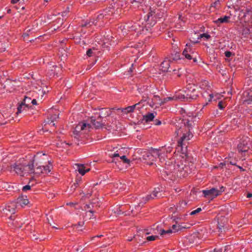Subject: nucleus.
<instances>
[{
  "instance_id": "obj_27",
  "label": "nucleus",
  "mask_w": 252,
  "mask_h": 252,
  "mask_svg": "<svg viewBox=\"0 0 252 252\" xmlns=\"http://www.w3.org/2000/svg\"><path fill=\"white\" fill-rule=\"evenodd\" d=\"M155 116L153 113H148L145 115L143 116V120L145 121L146 123H148L153 121Z\"/></svg>"
},
{
  "instance_id": "obj_41",
  "label": "nucleus",
  "mask_w": 252,
  "mask_h": 252,
  "mask_svg": "<svg viewBox=\"0 0 252 252\" xmlns=\"http://www.w3.org/2000/svg\"><path fill=\"white\" fill-rule=\"evenodd\" d=\"M132 106H135L134 107V110L137 109L139 110L140 108H142V106L141 105V102H139L136 104H135L134 105H133Z\"/></svg>"
},
{
  "instance_id": "obj_18",
  "label": "nucleus",
  "mask_w": 252,
  "mask_h": 252,
  "mask_svg": "<svg viewBox=\"0 0 252 252\" xmlns=\"http://www.w3.org/2000/svg\"><path fill=\"white\" fill-rule=\"evenodd\" d=\"M59 115L58 113L57 114H49L47 120L45 121L44 126L51 124L52 126H54L55 125L54 122L59 118Z\"/></svg>"
},
{
  "instance_id": "obj_5",
  "label": "nucleus",
  "mask_w": 252,
  "mask_h": 252,
  "mask_svg": "<svg viewBox=\"0 0 252 252\" xmlns=\"http://www.w3.org/2000/svg\"><path fill=\"white\" fill-rule=\"evenodd\" d=\"M197 96L198 92L196 90L195 86L189 84L185 90L179 92L178 97L179 100L189 101L192 99H195Z\"/></svg>"
},
{
  "instance_id": "obj_40",
  "label": "nucleus",
  "mask_w": 252,
  "mask_h": 252,
  "mask_svg": "<svg viewBox=\"0 0 252 252\" xmlns=\"http://www.w3.org/2000/svg\"><path fill=\"white\" fill-rule=\"evenodd\" d=\"M120 158L123 160L124 163L129 164L130 163L129 159H127L126 156H123L120 157Z\"/></svg>"
},
{
  "instance_id": "obj_42",
  "label": "nucleus",
  "mask_w": 252,
  "mask_h": 252,
  "mask_svg": "<svg viewBox=\"0 0 252 252\" xmlns=\"http://www.w3.org/2000/svg\"><path fill=\"white\" fill-rule=\"evenodd\" d=\"M180 207H182L183 208L184 206H186L187 205V202L185 200H182L179 202Z\"/></svg>"
},
{
  "instance_id": "obj_6",
  "label": "nucleus",
  "mask_w": 252,
  "mask_h": 252,
  "mask_svg": "<svg viewBox=\"0 0 252 252\" xmlns=\"http://www.w3.org/2000/svg\"><path fill=\"white\" fill-rule=\"evenodd\" d=\"M166 11L164 9H155L153 11L150 8V11L147 14V18H145L146 26L148 28L153 27L157 23L154 18H161L165 15Z\"/></svg>"
},
{
  "instance_id": "obj_13",
  "label": "nucleus",
  "mask_w": 252,
  "mask_h": 252,
  "mask_svg": "<svg viewBox=\"0 0 252 252\" xmlns=\"http://www.w3.org/2000/svg\"><path fill=\"white\" fill-rule=\"evenodd\" d=\"M24 171L25 175H27L28 174H33L35 175H37L36 173V169L34 167L33 165L32 164L31 160H30L28 164H25L24 163Z\"/></svg>"
},
{
  "instance_id": "obj_3",
  "label": "nucleus",
  "mask_w": 252,
  "mask_h": 252,
  "mask_svg": "<svg viewBox=\"0 0 252 252\" xmlns=\"http://www.w3.org/2000/svg\"><path fill=\"white\" fill-rule=\"evenodd\" d=\"M16 208V203L15 202L8 203L1 211V217L6 221L9 226L20 228L22 226V223L18 222L15 215Z\"/></svg>"
},
{
  "instance_id": "obj_37",
  "label": "nucleus",
  "mask_w": 252,
  "mask_h": 252,
  "mask_svg": "<svg viewBox=\"0 0 252 252\" xmlns=\"http://www.w3.org/2000/svg\"><path fill=\"white\" fill-rule=\"evenodd\" d=\"M242 33L243 35H248L250 33V29L247 27H244L242 31Z\"/></svg>"
},
{
  "instance_id": "obj_20",
  "label": "nucleus",
  "mask_w": 252,
  "mask_h": 252,
  "mask_svg": "<svg viewBox=\"0 0 252 252\" xmlns=\"http://www.w3.org/2000/svg\"><path fill=\"white\" fill-rule=\"evenodd\" d=\"M170 62L171 61L168 58H166L161 63L160 67L161 70L164 72L170 71L169 70V67L170 66Z\"/></svg>"
},
{
  "instance_id": "obj_17",
  "label": "nucleus",
  "mask_w": 252,
  "mask_h": 252,
  "mask_svg": "<svg viewBox=\"0 0 252 252\" xmlns=\"http://www.w3.org/2000/svg\"><path fill=\"white\" fill-rule=\"evenodd\" d=\"M15 202L16 203V205H18L22 207H24L26 205H28L29 204V201L27 198V196L23 195L19 196L16 199V202Z\"/></svg>"
},
{
  "instance_id": "obj_33",
  "label": "nucleus",
  "mask_w": 252,
  "mask_h": 252,
  "mask_svg": "<svg viewBox=\"0 0 252 252\" xmlns=\"http://www.w3.org/2000/svg\"><path fill=\"white\" fill-rule=\"evenodd\" d=\"M159 231H160V235L161 236H163L164 235L166 234H169L173 232V230L171 229H169L167 230H165L164 229H159Z\"/></svg>"
},
{
  "instance_id": "obj_47",
  "label": "nucleus",
  "mask_w": 252,
  "mask_h": 252,
  "mask_svg": "<svg viewBox=\"0 0 252 252\" xmlns=\"http://www.w3.org/2000/svg\"><path fill=\"white\" fill-rule=\"evenodd\" d=\"M225 188L223 186H221V187H220V189H218L219 195H220L222 192H224L225 190Z\"/></svg>"
},
{
  "instance_id": "obj_29",
  "label": "nucleus",
  "mask_w": 252,
  "mask_h": 252,
  "mask_svg": "<svg viewBox=\"0 0 252 252\" xmlns=\"http://www.w3.org/2000/svg\"><path fill=\"white\" fill-rule=\"evenodd\" d=\"M134 107L135 106H129L126 107L122 108L121 111L122 112L125 114H128L129 113H131L134 112Z\"/></svg>"
},
{
  "instance_id": "obj_4",
  "label": "nucleus",
  "mask_w": 252,
  "mask_h": 252,
  "mask_svg": "<svg viewBox=\"0 0 252 252\" xmlns=\"http://www.w3.org/2000/svg\"><path fill=\"white\" fill-rule=\"evenodd\" d=\"M164 161H165V172H166L167 174L177 171H179L180 172L184 171L185 173L183 174V176H186L191 173V171L189 170H188L189 167L188 166L184 165V166L180 167V165L176 164L174 158H167V160H165Z\"/></svg>"
},
{
  "instance_id": "obj_60",
  "label": "nucleus",
  "mask_w": 252,
  "mask_h": 252,
  "mask_svg": "<svg viewBox=\"0 0 252 252\" xmlns=\"http://www.w3.org/2000/svg\"><path fill=\"white\" fill-rule=\"evenodd\" d=\"M31 103L33 105H36L37 104L36 100L35 99H33L31 101Z\"/></svg>"
},
{
  "instance_id": "obj_38",
  "label": "nucleus",
  "mask_w": 252,
  "mask_h": 252,
  "mask_svg": "<svg viewBox=\"0 0 252 252\" xmlns=\"http://www.w3.org/2000/svg\"><path fill=\"white\" fill-rule=\"evenodd\" d=\"M201 210H202V209H201V208H198L196 210L191 212L189 213V215H191V216L196 215V214H197V213H199L200 212H201Z\"/></svg>"
},
{
  "instance_id": "obj_25",
  "label": "nucleus",
  "mask_w": 252,
  "mask_h": 252,
  "mask_svg": "<svg viewBox=\"0 0 252 252\" xmlns=\"http://www.w3.org/2000/svg\"><path fill=\"white\" fill-rule=\"evenodd\" d=\"M77 166L78 171L82 175H84L86 173L90 170V168H86V166L84 164H77Z\"/></svg>"
},
{
  "instance_id": "obj_51",
  "label": "nucleus",
  "mask_w": 252,
  "mask_h": 252,
  "mask_svg": "<svg viewBox=\"0 0 252 252\" xmlns=\"http://www.w3.org/2000/svg\"><path fill=\"white\" fill-rule=\"evenodd\" d=\"M93 50L92 49H89L87 51V56H88L89 57H91L93 56Z\"/></svg>"
},
{
  "instance_id": "obj_49",
  "label": "nucleus",
  "mask_w": 252,
  "mask_h": 252,
  "mask_svg": "<svg viewBox=\"0 0 252 252\" xmlns=\"http://www.w3.org/2000/svg\"><path fill=\"white\" fill-rule=\"evenodd\" d=\"M189 228V226H187L186 225L184 226L182 224H180V225H178V230H181L183 228Z\"/></svg>"
},
{
  "instance_id": "obj_23",
  "label": "nucleus",
  "mask_w": 252,
  "mask_h": 252,
  "mask_svg": "<svg viewBox=\"0 0 252 252\" xmlns=\"http://www.w3.org/2000/svg\"><path fill=\"white\" fill-rule=\"evenodd\" d=\"M87 126H88V128L91 127L90 124H87L86 123L83 122H80L76 126L73 132L75 134L76 132H80V131L84 130Z\"/></svg>"
},
{
  "instance_id": "obj_2",
  "label": "nucleus",
  "mask_w": 252,
  "mask_h": 252,
  "mask_svg": "<svg viewBox=\"0 0 252 252\" xmlns=\"http://www.w3.org/2000/svg\"><path fill=\"white\" fill-rule=\"evenodd\" d=\"M190 119L183 118L181 120V125H176L175 133L177 136L182 134L180 139L178 141V146L183 147L185 145L190 138L193 136V134L190 132V130L193 126L192 117H189Z\"/></svg>"
},
{
  "instance_id": "obj_64",
  "label": "nucleus",
  "mask_w": 252,
  "mask_h": 252,
  "mask_svg": "<svg viewBox=\"0 0 252 252\" xmlns=\"http://www.w3.org/2000/svg\"><path fill=\"white\" fill-rule=\"evenodd\" d=\"M117 213L118 214V215H120V214H123V212L121 211V210H117L116 211Z\"/></svg>"
},
{
  "instance_id": "obj_28",
  "label": "nucleus",
  "mask_w": 252,
  "mask_h": 252,
  "mask_svg": "<svg viewBox=\"0 0 252 252\" xmlns=\"http://www.w3.org/2000/svg\"><path fill=\"white\" fill-rule=\"evenodd\" d=\"M178 95H179V93L176 94L173 97H165L161 101V104H163L166 103L167 101H169L179 99V98L178 97Z\"/></svg>"
},
{
  "instance_id": "obj_50",
  "label": "nucleus",
  "mask_w": 252,
  "mask_h": 252,
  "mask_svg": "<svg viewBox=\"0 0 252 252\" xmlns=\"http://www.w3.org/2000/svg\"><path fill=\"white\" fill-rule=\"evenodd\" d=\"M219 223V222H218ZM218 228H219V231L220 233L222 232V230H224V225H220V224H218Z\"/></svg>"
},
{
  "instance_id": "obj_11",
  "label": "nucleus",
  "mask_w": 252,
  "mask_h": 252,
  "mask_svg": "<svg viewBox=\"0 0 252 252\" xmlns=\"http://www.w3.org/2000/svg\"><path fill=\"white\" fill-rule=\"evenodd\" d=\"M249 149L247 142L245 140H242L237 145L238 151L242 157L246 156V153L248 152Z\"/></svg>"
},
{
  "instance_id": "obj_39",
  "label": "nucleus",
  "mask_w": 252,
  "mask_h": 252,
  "mask_svg": "<svg viewBox=\"0 0 252 252\" xmlns=\"http://www.w3.org/2000/svg\"><path fill=\"white\" fill-rule=\"evenodd\" d=\"M158 237L157 235H152L147 237V240L149 241L155 240Z\"/></svg>"
},
{
  "instance_id": "obj_52",
  "label": "nucleus",
  "mask_w": 252,
  "mask_h": 252,
  "mask_svg": "<svg viewBox=\"0 0 252 252\" xmlns=\"http://www.w3.org/2000/svg\"><path fill=\"white\" fill-rule=\"evenodd\" d=\"M224 54L225 57L229 58L232 56V53L230 51H227L225 52Z\"/></svg>"
},
{
  "instance_id": "obj_46",
  "label": "nucleus",
  "mask_w": 252,
  "mask_h": 252,
  "mask_svg": "<svg viewBox=\"0 0 252 252\" xmlns=\"http://www.w3.org/2000/svg\"><path fill=\"white\" fill-rule=\"evenodd\" d=\"M164 147H165V150H166V152L168 154H170L172 151V148L170 146H169L168 147H166L165 146H164Z\"/></svg>"
},
{
  "instance_id": "obj_58",
  "label": "nucleus",
  "mask_w": 252,
  "mask_h": 252,
  "mask_svg": "<svg viewBox=\"0 0 252 252\" xmlns=\"http://www.w3.org/2000/svg\"><path fill=\"white\" fill-rule=\"evenodd\" d=\"M103 237V235H96V236H94V237H92L91 238V240H93L95 238H101Z\"/></svg>"
},
{
  "instance_id": "obj_57",
  "label": "nucleus",
  "mask_w": 252,
  "mask_h": 252,
  "mask_svg": "<svg viewBox=\"0 0 252 252\" xmlns=\"http://www.w3.org/2000/svg\"><path fill=\"white\" fill-rule=\"evenodd\" d=\"M208 96H209L208 101H211L212 100V99L213 97V94H208Z\"/></svg>"
},
{
  "instance_id": "obj_1",
  "label": "nucleus",
  "mask_w": 252,
  "mask_h": 252,
  "mask_svg": "<svg viewBox=\"0 0 252 252\" xmlns=\"http://www.w3.org/2000/svg\"><path fill=\"white\" fill-rule=\"evenodd\" d=\"M30 160L36 169L37 175L48 174L53 169L52 163L48 160V156L45 154L38 152Z\"/></svg>"
},
{
  "instance_id": "obj_55",
  "label": "nucleus",
  "mask_w": 252,
  "mask_h": 252,
  "mask_svg": "<svg viewBox=\"0 0 252 252\" xmlns=\"http://www.w3.org/2000/svg\"><path fill=\"white\" fill-rule=\"evenodd\" d=\"M84 224V222H78L77 224H75V226H77V228H78V226H82Z\"/></svg>"
},
{
  "instance_id": "obj_16",
  "label": "nucleus",
  "mask_w": 252,
  "mask_h": 252,
  "mask_svg": "<svg viewBox=\"0 0 252 252\" xmlns=\"http://www.w3.org/2000/svg\"><path fill=\"white\" fill-rule=\"evenodd\" d=\"M147 157L152 161L155 160L157 158L159 159V148L156 149L151 148L148 152Z\"/></svg>"
},
{
  "instance_id": "obj_30",
  "label": "nucleus",
  "mask_w": 252,
  "mask_h": 252,
  "mask_svg": "<svg viewBox=\"0 0 252 252\" xmlns=\"http://www.w3.org/2000/svg\"><path fill=\"white\" fill-rule=\"evenodd\" d=\"M93 20H87L81 24V26L82 27H86L89 28L91 26H92L93 25H94V24H92Z\"/></svg>"
},
{
  "instance_id": "obj_24",
  "label": "nucleus",
  "mask_w": 252,
  "mask_h": 252,
  "mask_svg": "<svg viewBox=\"0 0 252 252\" xmlns=\"http://www.w3.org/2000/svg\"><path fill=\"white\" fill-rule=\"evenodd\" d=\"M98 113V116H100L102 119H105L107 117L109 116L110 114V111L107 110L106 108H103L100 110V112Z\"/></svg>"
},
{
  "instance_id": "obj_15",
  "label": "nucleus",
  "mask_w": 252,
  "mask_h": 252,
  "mask_svg": "<svg viewBox=\"0 0 252 252\" xmlns=\"http://www.w3.org/2000/svg\"><path fill=\"white\" fill-rule=\"evenodd\" d=\"M10 117V113L7 110H3L0 112V126L5 125L9 121L8 119Z\"/></svg>"
},
{
  "instance_id": "obj_59",
  "label": "nucleus",
  "mask_w": 252,
  "mask_h": 252,
  "mask_svg": "<svg viewBox=\"0 0 252 252\" xmlns=\"http://www.w3.org/2000/svg\"><path fill=\"white\" fill-rule=\"evenodd\" d=\"M88 212L92 214V215L90 216V219L94 217V211L92 210H90L88 211Z\"/></svg>"
},
{
  "instance_id": "obj_7",
  "label": "nucleus",
  "mask_w": 252,
  "mask_h": 252,
  "mask_svg": "<svg viewBox=\"0 0 252 252\" xmlns=\"http://www.w3.org/2000/svg\"><path fill=\"white\" fill-rule=\"evenodd\" d=\"M113 13V9L109 8L104 9L97 16L95 19L93 20L92 24H94L95 26H102L110 19Z\"/></svg>"
},
{
  "instance_id": "obj_9",
  "label": "nucleus",
  "mask_w": 252,
  "mask_h": 252,
  "mask_svg": "<svg viewBox=\"0 0 252 252\" xmlns=\"http://www.w3.org/2000/svg\"><path fill=\"white\" fill-rule=\"evenodd\" d=\"M11 169L14 171L17 174L21 176H24V163L20 161H16L15 163L11 165Z\"/></svg>"
},
{
  "instance_id": "obj_62",
  "label": "nucleus",
  "mask_w": 252,
  "mask_h": 252,
  "mask_svg": "<svg viewBox=\"0 0 252 252\" xmlns=\"http://www.w3.org/2000/svg\"><path fill=\"white\" fill-rule=\"evenodd\" d=\"M20 0H11V3L12 4H15L17 3Z\"/></svg>"
},
{
  "instance_id": "obj_22",
  "label": "nucleus",
  "mask_w": 252,
  "mask_h": 252,
  "mask_svg": "<svg viewBox=\"0 0 252 252\" xmlns=\"http://www.w3.org/2000/svg\"><path fill=\"white\" fill-rule=\"evenodd\" d=\"M230 17L229 16H224L223 17H221L218 18L216 20L213 21V22L217 24L218 26H219L220 24L222 23H228L230 22Z\"/></svg>"
},
{
  "instance_id": "obj_45",
  "label": "nucleus",
  "mask_w": 252,
  "mask_h": 252,
  "mask_svg": "<svg viewBox=\"0 0 252 252\" xmlns=\"http://www.w3.org/2000/svg\"><path fill=\"white\" fill-rule=\"evenodd\" d=\"M142 99H141V101H146L147 99L149 98L148 97V94L147 93H144L142 96Z\"/></svg>"
},
{
  "instance_id": "obj_32",
  "label": "nucleus",
  "mask_w": 252,
  "mask_h": 252,
  "mask_svg": "<svg viewBox=\"0 0 252 252\" xmlns=\"http://www.w3.org/2000/svg\"><path fill=\"white\" fill-rule=\"evenodd\" d=\"M31 98L30 97H28L25 96L24 99L23 100V102L25 103L26 105L28 107H30V104L31 103Z\"/></svg>"
},
{
  "instance_id": "obj_10",
  "label": "nucleus",
  "mask_w": 252,
  "mask_h": 252,
  "mask_svg": "<svg viewBox=\"0 0 252 252\" xmlns=\"http://www.w3.org/2000/svg\"><path fill=\"white\" fill-rule=\"evenodd\" d=\"M193 53V51L191 48V45L190 43L186 44V48L183 51L182 55L184 56L186 59L188 60H190L193 59V62H196L197 61L196 58H194L191 55V54Z\"/></svg>"
},
{
  "instance_id": "obj_61",
  "label": "nucleus",
  "mask_w": 252,
  "mask_h": 252,
  "mask_svg": "<svg viewBox=\"0 0 252 252\" xmlns=\"http://www.w3.org/2000/svg\"><path fill=\"white\" fill-rule=\"evenodd\" d=\"M236 166L241 171H245V169L243 168L242 166H240L239 165H236Z\"/></svg>"
},
{
  "instance_id": "obj_34",
  "label": "nucleus",
  "mask_w": 252,
  "mask_h": 252,
  "mask_svg": "<svg viewBox=\"0 0 252 252\" xmlns=\"http://www.w3.org/2000/svg\"><path fill=\"white\" fill-rule=\"evenodd\" d=\"M81 183V180L79 179H77L76 180V182L73 184L71 186V189L72 190H75L80 185V183Z\"/></svg>"
},
{
  "instance_id": "obj_44",
  "label": "nucleus",
  "mask_w": 252,
  "mask_h": 252,
  "mask_svg": "<svg viewBox=\"0 0 252 252\" xmlns=\"http://www.w3.org/2000/svg\"><path fill=\"white\" fill-rule=\"evenodd\" d=\"M31 189V186L29 185H27L26 186H25L23 187L22 188V190L23 191H26L28 190H30Z\"/></svg>"
},
{
  "instance_id": "obj_31",
  "label": "nucleus",
  "mask_w": 252,
  "mask_h": 252,
  "mask_svg": "<svg viewBox=\"0 0 252 252\" xmlns=\"http://www.w3.org/2000/svg\"><path fill=\"white\" fill-rule=\"evenodd\" d=\"M153 233H154L155 234H160V231H159V229H162L161 227L159 226V225H156V224H154L153 225Z\"/></svg>"
},
{
  "instance_id": "obj_14",
  "label": "nucleus",
  "mask_w": 252,
  "mask_h": 252,
  "mask_svg": "<svg viewBox=\"0 0 252 252\" xmlns=\"http://www.w3.org/2000/svg\"><path fill=\"white\" fill-rule=\"evenodd\" d=\"M161 196V194L160 193L159 188H156L152 193L148 194L145 197H143V199L144 200L143 201L144 203H146L147 201H148L151 199H153L155 198H158Z\"/></svg>"
},
{
  "instance_id": "obj_54",
  "label": "nucleus",
  "mask_w": 252,
  "mask_h": 252,
  "mask_svg": "<svg viewBox=\"0 0 252 252\" xmlns=\"http://www.w3.org/2000/svg\"><path fill=\"white\" fill-rule=\"evenodd\" d=\"M250 12H252L251 10L247 8L245 10V12H244V16H246V14H248Z\"/></svg>"
},
{
  "instance_id": "obj_36",
  "label": "nucleus",
  "mask_w": 252,
  "mask_h": 252,
  "mask_svg": "<svg viewBox=\"0 0 252 252\" xmlns=\"http://www.w3.org/2000/svg\"><path fill=\"white\" fill-rule=\"evenodd\" d=\"M252 102V95H250L248 94V98L245 99L244 100V103L247 104H250Z\"/></svg>"
},
{
  "instance_id": "obj_35",
  "label": "nucleus",
  "mask_w": 252,
  "mask_h": 252,
  "mask_svg": "<svg viewBox=\"0 0 252 252\" xmlns=\"http://www.w3.org/2000/svg\"><path fill=\"white\" fill-rule=\"evenodd\" d=\"M203 37H205L206 38V40H207L211 38V36L207 33H203L199 35V37H198V39H200Z\"/></svg>"
},
{
  "instance_id": "obj_19",
  "label": "nucleus",
  "mask_w": 252,
  "mask_h": 252,
  "mask_svg": "<svg viewBox=\"0 0 252 252\" xmlns=\"http://www.w3.org/2000/svg\"><path fill=\"white\" fill-rule=\"evenodd\" d=\"M32 108V106L28 107L23 101H22L20 103H19L17 106V111L16 112V114L18 115L22 112H26L30 109Z\"/></svg>"
},
{
  "instance_id": "obj_48",
  "label": "nucleus",
  "mask_w": 252,
  "mask_h": 252,
  "mask_svg": "<svg viewBox=\"0 0 252 252\" xmlns=\"http://www.w3.org/2000/svg\"><path fill=\"white\" fill-rule=\"evenodd\" d=\"M219 4H220V1L219 0H217L212 4V6L214 7H219Z\"/></svg>"
},
{
  "instance_id": "obj_43",
  "label": "nucleus",
  "mask_w": 252,
  "mask_h": 252,
  "mask_svg": "<svg viewBox=\"0 0 252 252\" xmlns=\"http://www.w3.org/2000/svg\"><path fill=\"white\" fill-rule=\"evenodd\" d=\"M218 107L220 109H223L225 107L224 103L222 101H220L218 103Z\"/></svg>"
},
{
  "instance_id": "obj_8",
  "label": "nucleus",
  "mask_w": 252,
  "mask_h": 252,
  "mask_svg": "<svg viewBox=\"0 0 252 252\" xmlns=\"http://www.w3.org/2000/svg\"><path fill=\"white\" fill-rule=\"evenodd\" d=\"M90 119L91 124L96 129L102 128L106 125V120L102 119L100 116H98L97 113L92 116Z\"/></svg>"
},
{
  "instance_id": "obj_21",
  "label": "nucleus",
  "mask_w": 252,
  "mask_h": 252,
  "mask_svg": "<svg viewBox=\"0 0 252 252\" xmlns=\"http://www.w3.org/2000/svg\"><path fill=\"white\" fill-rule=\"evenodd\" d=\"M159 161L161 162H164L166 158H168V154L166 152L165 147H161L159 148Z\"/></svg>"
},
{
  "instance_id": "obj_63",
  "label": "nucleus",
  "mask_w": 252,
  "mask_h": 252,
  "mask_svg": "<svg viewBox=\"0 0 252 252\" xmlns=\"http://www.w3.org/2000/svg\"><path fill=\"white\" fill-rule=\"evenodd\" d=\"M252 197V193H248L247 195V197L250 198Z\"/></svg>"
},
{
  "instance_id": "obj_12",
  "label": "nucleus",
  "mask_w": 252,
  "mask_h": 252,
  "mask_svg": "<svg viewBox=\"0 0 252 252\" xmlns=\"http://www.w3.org/2000/svg\"><path fill=\"white\" fill-rule=\"evenodd\" d=\"M202 192L205 197L211 199H213L219 195L218 189L214 188L208 190H203Z\"/></svg>"
},
{
  "instance_id": "obj_53",
  "label": "nucleus",
  "mask_w": 252,
  "mask_h": 252,
  "mask_svg": "<svg viewBox=\"0 0 252 252\" xmlns=\"http://www.w3.org/2000/svg\"><path fill=\"white\" fill-rule=\"evenodd\" d=\"M178 225H177L176 224H173L172 226V228L174 230V232H178L179 230H178Z\"/></svg>"
},
{
  "instance_id": "obj_26",
  "label": "nucleus",
  "mask_w": 252,
  "mask_h": 252,
  "mask_svg": "<svg viewBox=\"0 0 252 252\" xmlns=\"http://www.w3.org/2000/svg\"><path fill=\"white\" fill-rule=\"evenodd\" d=\"M171 62L173 61H177L181 59L180 58V54L177 52H174V53H171V55L167 57Z\"/></svg>"
},
{
  "instance_id": "obj_56",
  "label": "nucleus",
  "mask_w": 252,
  "mask_h": 252,
  "mask_svg": "<svg viewBox=\"0 0 252 252\" xmlns=\"http://www.w3.org/2000/svg\"><path fill=\"white\" fill-rule=\"evenodd\" d=\"M161 121L158 120H156L155 121V125H157V126H158V125H160L161 124Z\"/></svg>"
}]
</instances>
